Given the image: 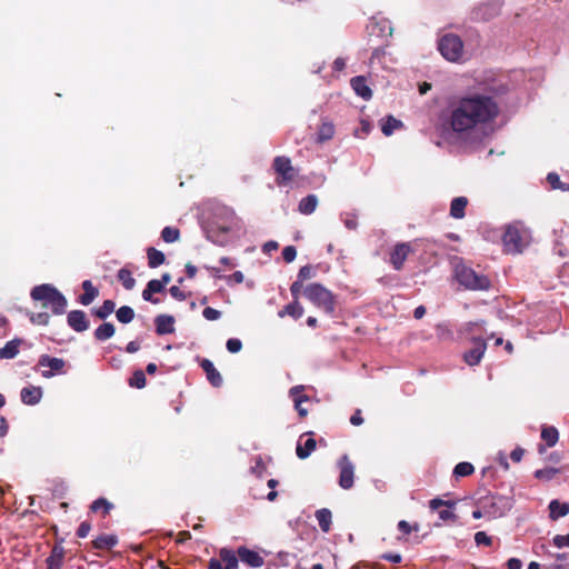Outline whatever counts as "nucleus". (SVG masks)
I'll return each instance as SVG.
<instances>
[{"mask_svg":"<svg viewBox=\"0 0 569 569\" xmlns=\"http://www.w3.org/2000/svg\"><path fill=\"white\" fill-rule=\"evenodd\" d=\"M506 91L507 86L495 80L486 86L483 92L469 93L459 99L450 108L451 130L459 136L469 134L480 126L493 121L499 113L496 97Z\"/></svg>","mask_w":569,"mask_h":569,"instance_id":"obj_1","label":"nucleus"},{"mask_svg":"<svg viewBox=\"0 0 569 569\" xmlns=\"http://www.w3.org/2000/svg\"><path fill=\"white\" fill-rule=\"evenodd\" d=\"M30 296L33 300L41 301L44 308H50L54 315H62L66 311V297L51 284L36 286Z\"/></svg>","mask_w":569,"mask_h":569,"instance_id":"obj_2","label":"nucleus"},{"mask_svg":"<svg viewBox=\"0 0 569 569\" xmlns=\"http://www.w3.org/2000/svg\"><path fill=\"white\" fill-rule=\"evenodd\" d=\"M455 276L457 281L468 290H487L490 287V280L485 274L462 263L456 266Z\"/></svg>","mask_w":569,"mask_h":569,"instance_id":"obj_3","label":"nucleus"},{"mask_svg":"<svg viewBox=\"0 0 569 569\" xmlns=\"http://www.w3.org/2000/svg\"><path fill=\"white\" fill-rule=\"evenodd\" d=\"M239 220L236 217V213L232 209L229 208H220L217 213L216 220L206 230L207 238L216 243H221L222 241L214 237V231H219L221 233H228L238 227Z\"/></svg>","mask_w":569,"mask_h":569,"instance_id":"obj_4","label":"nucleus"},{"mask_svg":"<svg viewBox=\"0 0 569 569\" xmlns=\"http://www.w3.org/2000/svg\"><path fill=\"white\" fill-rule=\"evenodd\" d=\"M305 297L326 313L335 311V296L320 283H310L303 289Z\"/></svg>","mask_w":569,"mask_h":569,"instance_id":"obj_5","label":"nucleus"},{"mask_svg":"<svg viewBox=\"0 0 569 569\" xmlns=\"http://www.w3.org/2000/svg\"><path fill=\"white\" fill-rule=\"evenodd\" d=\"M502 241L507 252L520 253L529 243V233L518 224H511L507 227Z\"/></svg>","mask_w":569,"mask_h":569,"instance_id":"obj_6","label":"nucleus"},{"mask_svg":"<svg viewBox=\"0 0 569 569\" xmlns=\"http://www.w3.org/2000/svg\"><path fill=\"white\" fill-rule=\"evenodd\" d=\"M438 49L448 61L458 62L462 59L463 43L456 34L448 33L441 37L438 42Z\"/></svg>","mask_w":569,"mask_h":569,"instance_id":"obj_7","label":"nucleus"},{"mask_svg":"<svg viewBox=\"0 0 569 569\" xmlns=\"http://www.w3.org/2000/svg\"><path fill=\"white\" fill-rule=\"evenodd\" d=\"M485 516L499 518L505 516L512 507L511 500L503 496H491L481 500Z\"/></svg>","mask_w":569,"mask_h":569,"instance_id":"obj_8","label":"nucleus"},{"mask_svg":"<svg viewBox=\"0 0 569 569\" xmlns=\"http://www.w3.org/2000/svg\"><path fill=\"white\" fill-rule=\"evenodd\" d=\"M273 169L278 174L277 183L279 186L289 184L296 177V170L291 166V160L287 157H276L273 160Z\"/></svg>","mask_w":569,"mask_h":569,"instance_id":"obj_9","label":"nucleus"},{"mask_svg":"<svg viewBox=\"0 0 569 569\" xmlns=\"http://www.w3.org/2000/svg\"><path fill=\"white\" fill-rule=\"evenodd\" d=\"M337 466L340 471L339 486L345 490L351 489L355 482V465L351 462L348 455L341 456Z\"/></svg>","mask_w":569,"mask_h":569,"instance_id":"obj_10","label":"nucleus"},{"mask_svg":"<svg viewBox=\"0 0 569 569\" xmlns=\"http://www.w3.org/2000/svg\"><path fill=\"white\" fill-rule=\"evenodd\" d=\"M470 340L475 347L465 353L463 359L469 366H476L481 361L487 343L481 337H470Z\"/></svg>","mask_w":569,"mask_h":569,"instance_id":"obj_11","label":"nucleus"},{"mask_svg":"<svg viewBox=\"0 0 569 569\" xmlns=\"http://www.w3.org/2000/svg\"><path fill=\"white\" fill-rule=\"evenodd\" d=\"M67 322L77 332H83L89 328V320L82 310H72L68 313Z\"/></svg>","mask_w":569,"mask_h":569,"instance_id":"obj_12","label":"nucleus"},{"mask_svg":"<svg viewBox=\"0 0 569 569\" xmlns=\"http://www.w3.org/2000/svg\"><path fill=\"white\" fill-rule=\"evenodd\" d=\"M411 248L408 243H398L390 254V263L395 270H400L403 267Z\"/></svg>","mask_w":569,"mask_h":569,"instance_id":"obj_13","label":"nucleus"},{"mask_svg":"<svg viewBox=\"0 0 569 569\" xmlns=\"http://www.w3.org/2000/svg\"><path fill=\"white\" fill-rule=\"evenodd\" d=\"M237 552L239 559L249 567L258 568L264 563L263 558L254 550H250L246 547H240Z\"/></svg>","mask_w":569,"mask_h":569,"instance_id":"obj_14","label":"nucleus"},{"mask_svg":"<svg viewBox=\"0 0 569 569\" xmlns=\"http://www.w3.org/2000/svg\"><path fill=\"white\" fill-rule=\"evenodd\" d=\"M303 389V386H295L289 391V395L295 402V408L300 417H306L308 415V410L302 407V403L309 400L308 396L302 395Z\"/></svg>","mask_w":569,"mask_h":569,"instance_id":"obj_15","label":"nucleus"},{"mask_svg":"<svg viewBox=\"0 0 569 569\" xmlns=\"http://www.w3.org/2000/svg\"><path fill=\"white\" fill-rule=\"evenodd\" d=\"M39 366L50 368V370L42 372L44 378H50L53 376L52 371H60L63 368L64 361L60 358H52L48 355H43L39 359Z\"/></svg>","mask_w":569,"mask_h":569,"instance_id":"obj_16","label":"nucleus"},{"mask_svg":"<svg viewBox=\"0 0 569 569\" xmlns=\"http://www.w3.org/2000/svg\"><path fill=\"white\" fill-rule=\"evenodd\" d=\"M156 332L160 336L169 335L174 331V318L169 315H159L154 319Z\"/></svg>","mask_w":569,"mask_h":569,"instance_id":"obj_17","label":"nucleus"},{"mask_svg":"<svg viewBox=\"0 0 569 569\" xmlns=\"http://www.w3.org/2000/svg\"><path fill=\"white\" fill-rule=\"evenodd\" d=\"M20 397L24 405L34 406L40 402L42 390L40 387H26L21 390Z\"/></svg>","mask_w":569,"mask_h":569,"instance_id":"obj_18","label":"nucleus"},{"mask_svg":"<svg viewBox=\"0 0 569 569\" xmlns=\"http://www.w3.org/2000/svg\"><path fill=\"white\" fill-rule=\"evenodd\" d=\"M201 368L206 372L207 379L213 387H220L222 385L221 375L209 359H203L201 361Z\"/></svg>","mask_w":569,"mask_h":569,"instance_id":"obj_19","label":"nucleus"},{"mask_svg":"<svg viewBox=\"0 0 569 569\" xmlns=\"http://www.w3.org/2000/svg\"><path fill=\"white\" fill-rule=\"evenodd\" d=\"M351 87L357 93V96L361 97L365 100H369L372 97L371 89L367 86V81L365 77L358 76L351 79Z\"/></svg>","mask_w":569,"mask_h":569,"instance_id":"obj_20","label":"nucleus"},{"mask_svg":"<svg viewBox=\"0 0 569 569\" xmlns=\"http://www.w3.org/2000/svg\"><path fill=\"white\" fill-rule=\"evenodd\" d=\"M468 204L466 197L453 198L450 204V216L453 219H462L465 217V210Z\"/></svg>","mask_w":569,"mask_h":569,"instance_id":"obj_21","label":"nucleus"},{"mask_svg":"<svg viewBox=\"0 0 569 569\" xmlns=\"http://www.w3.org/2000/svg\"><path fill=\"white\" fill-rule=\"evenodd\" d=\"M316 440L309 437L303 443H301V438L297 443L296 453L299 459H307L312 451L316 449Z\"/></svg>","mask_w":569,"mask_h":569,"instance_id":"obj_22","label":"nucleus"},{"mask_svg":"<svg viewBox=\"0 0 569 569\" xmlns=\"http://www.w3.org/2000/svg\"><path fill=\"white\" fill-rule=\"evenodd\" d=\"M549 517L552 520H557L561 517H565L569 513V503L563 502L560 503L558 500H551L549 503Z\"/></svg>","mask_w":569,"mask_h":569,"instance_id":"obj_23","label":"nucleus"},{"mask_svg":"<svg viewBox=\"0 0 569 569\" xmlns=\"http://www.w3.org/2000/svg\"><path fill=\"white\" fill-rule=\"evenodd\" d=\"M82 288L84 293L80 296L79 301L83 306H89L98 296V289L92 286L90 280H84Z\"/></svg>","mask_w":569,"mask_h":569,"instance_id":"obj_24","label":"nucleus"},{"mask_svg":"<svg viewBox=\"0 0 569 569\" xmlns=\"http://www.w3.org/2000/svg\"><path fill=\"white\" fill-rule=\"evenodd\" d=\"M21 342L22 341L20 339L8 341L4 347L0 348V360L13 359L19 353V346Z\"/></svg>","mask_w":569,"mask_h":569,"instance_id":"obj_25","label":"nucleus"},{"mask_svg":"<svg viewBox=\"0 0 569 569\" xmlns=\"http://www.w3.org/2000/svg\"><path fill=\"white\" fill-rule=\"evenodd\" d=\"M335 134V126L330 121H322L318 129L317 133V141L320 143H323L326 141H329L333 138Z\"/></svg>","mask_w":569,"mask_h":569,"instance_id":"obj_26","label":"nucleus"},{"mask_svg":"<svg viewBox=\"0 0 569 569\" xmlns=\"http://www.w3.org/2000/svg\"><path fill=\"white\" fill-rule=\"evenodd\" d=\"M317 206H318L317 196L308 194L307 197H305L300 200L298 209L302 214H311L315 212Z\"/></svg>","mask_w":569,"mask_h":569,"instance_id":"obj_27","label":"nucleus"},{"mask_svg":"<svg viewBox=\"0 0 569 569\" xmlns=\"http://www.w3.org/2000/svg\"><path fill=\"white\" fill-rule=\"evenodd\" d=\"M118 542V538L113 535H101L93 540V547L99 550H109Z\"/></svg>","mask_w":569,"mask_h":569,"instance_id":"obj_28","label":"nucleus"},{"mask_svg":"<svg viewBox=\"0 0 569 569\" xmlns=\"http://www.w3.org/2000/svg\"><path fill=\"white\" fill-rule=\"evenodd\" d=\"M116 332L114 326L111 322H103L93 332L98 341H106L110 339Z\"/></svg>","mask_w":569,"mask_h":569,"instance_id":"obj_29","label":"nucleus"},{"mask_svg":"<svg viewBox=\"0 0 569 569\" xmlns=\"http://www.w3.org/2000/svg\"><path fill=\"white\" fill-rule=\"evenodd\" d=\"M316 518H317L320 529L323 532H328L331 527V519H332L331 511L326 508L317 510Z\"/></svg>","mask_w":569,"mask_h":569,"instance_id":"obj_30","label":"nucleus"},{"mask_svg":"<svg viewBox=\"0 0 569 569\" xmlns=\"http://www.w3.org/2000/svg\"><path fill=\"white\" fill-rule=\"evenodd\" d=\"M553 251L560 257L569 254V232L562 233L558 237L555 242Z\"/></svg>","mask_w":569,"mask_h":569,"instance_id":"obj_31","label":"nucleus"},{"mask_svg":"<svg viewBox=\"0 0 569 569\" xmlns=\"http://www.w3.org/2000/svg\"><path fill=\"white\" fill-rule=\"evenodd\" d=\"M147 257H148V264L150 268H157L161 266L164 260V253L160 250H157L156 248H148L147 250Z\"/></svg>","mask_w":569,"mask_h":569,"instance_id":"obj_32","label":"nucleus"},{"mask_svg":"<svg viewBox=\"0 0 569 569\" xmlns=\"http://www.w3.org/2000/svg\"><path fill=\"white\" fill-rule=\"evenodd\" d=\"M219 555L221 560L226 563L224 569H238L239 560L232 550L222 548Z\"/></svg>","mask_w":569,"mask_h":569,"instance_id":"obj_33","label":"nucleus"},{"mask_svg":"<svg viewBox=\"0 0 569 569\" xmlns=\"http://www.w3.org/2000/svg\"><path fill=\"white\" fill-rule=\"evenodd\" d=\"M114 301L104 300L103 303L99 308L94 309L92 312L97 318L104 320L114 311Z\"/></svg>","mask_w":569,"mask_h":569,"instance_id":"obj_34","label":"nucleus"},{"mask_svg":"<svg viewBox=\"0 0 569 569\" xmlns=\"http://www.w3.org/2000/svg\"><path fill=\"white\" fill-rule=\"evenodd\" d=\"M402 122L392 116L387 117L382 120L381 131L385 136H391L396 129L400 128Z\"/></svg>","mask_w":569,"mask_h":569,"instance_id":"obj_35","label":"nucleus"},{"mask_svg":"<svg viewBox=\"0 0 569 569\" xmlns=\"http://www.w3.org/2000/svg\"><path fill=\"white\" fill-rule=\"evenodd\" d=\"M63 558H64V549L60 546H56L52 549L51 555L47 558V566L52 565V566H57V568L61 569Z\"/></svg>","mask_w":569,"mask_h":569,"instance_id":"obj_36","label":"nucleus"},{"mask_svg":"<svg viewBox=\"0 0 569 569\" xmlns=\"http://www.w3.org/2000/svg\"><path fill=\"white\" fill-rule=\"evenodd\" d=\"M541 438L546 441L547 447H553L559 439L558 430L555 427H543Z\"/></svg>","mask_w":569,"mask_h":569,"instance_id":"obj_37","label":"nucleus"},{"mask_svg":"<svg viewBox=\"0 0 569 569\" xmlns=\"http://www.w3.org/2000/svg\"><path fill=\"white\" fill-rule=\"evenodd\" d=\"M284 315L299 319L303 315V308L300 306L298 300H295L292 303L287 305L282 311H279V317L282 318Z\"/></svg>","mask_w":569,"mask_h":569,"instance_id":"obj_38","label":"nucleus"},{"mask_svg":"<svg viewBox=\"0 0 569 569\" xmlns=\"http://www.w3.org/2000/svg\"><path fill=\"white\" fill-rule=\"evenodd\" d=\"M370 33H376L377 36H391V27L390 23L386 20H381L380 22H372L370 24Z\"/></svg>","mask_w":569,"mask_h":569,"instance_id":"obj_39","label":"nucleus"},{"mask_svg":"<svg viewBox=\"0 0 569 569\" xmlns=\"http://www.w3.org/2000/svg\"><path fill=\"white\" fill-rule=\"evenodd\" d=\"M117 320L121 323H129L134 318V310L129 306H122L116 311Z\"/></svg>","mask_w":569,"mask_h":569,"instance_id":"obj_40","label":"nucleus"},{"mask_svg":"<svg viewBox=\"0 0 569 569\" xmlns=\"http://www.w3.org/2000/svg\"><path fill=\"white\" fill-rule=\"evenodd\" d=\"M118 280L122 283L124 289L132 290L136 286V280L128 269H120L118 271Z\"/></svg>","mask_w":569,"mask_h":569,"instance_id":"obj_41","label":"nucleus"},{"mask_svg":"<svg viewBox=\"0 0 569 569\" xmlns=\"http://www.w3.org/2000/svg\"><path fill=\"white\" fill-rule=\"evenodd\" d=\"M180 232L177 228L164 227L161 231V238L168 243H172L179 239Z\"/></svg>","mask_w":569,"mask_h":569,"instance_id":"obj_42","label":"nucleus"},{"mask_svg":"<svg viewBox=\"0 0 569 569\" xmlns=\"http://www.w3.org/2000/svg\"><path fill=\"white\" fill-rule=\"evenodd\" d=\"M473 471H475V468L471 463L459 462L453 469V475L456 477H466V476L471 475Z\"/></svg>","mask_w":569,"mask_h":569,"instance_id":"obj_43","label":"nucleus"},{"mask_svg":"<svg viewBox=\"0 0 569 569\" xmlns=\"http://www.w3.org/2000/svg\"><path fill=\"white\" fill-rule=\"evenodd\" d=\"M131 387L141 389L146 386V376L142 370H136L129 380Z\"/></svg>","mask_w":569,"mask_h":569,"instance_id":"obj_44","label":"nucleus"},{"mask_svg":"<svg viewBox=\"0 0 569 569\" xmlns=\"http://www.w3.org/2000/svg\"><path fill=\"white\" fill-rule=\"evenodd\" d=\"M557 472L558 470L555 468H545L536 470L535 477L541 480H551L557 475Z\"/></svg>","mask_w":569,"mask_h":569,"instance_id":"obj_45","label":"nucleus"},{"mask_svg":"<svg viewBox=\"0 0 569 569\" xmlns=\"http://www.w3.org/2000/svg\"><path fill=\"white\" fill-rule=\"evenodd\" d=\"M112 508V505L108 502L104 498H99L94 500L91 505V510L97 512L100 509H103L104 513H108L110 509Z\"/></svg>","mask_w":569,"mask_h":569,"instance_id":"obj_46","label":"nucleus"},{"mask_svg":"<svg viewBox=\"0 0 569 569\" xmlns=\"http://www.w3.org/2000/svg\"><path fill=\"white\" fill-rule=\"evenodd\" d=\"M341 220L346 228L349 230H355L358 226L357 217L353 213H343L341 214Z\"/></svg>","mask_w":569,"mask_h":569,"instance_id":"obj_47","label":"nucleus"},{"mask_svg":"<svg viewBox=\"0 0 569 569\" xmlns=\"http://www.w3.org/2000/svg\"><path fill=\"white\" fill-rule=\"evenodd\" d=\"M49 315L47 312L33 313L30 321L36 325L47 326L49 323Z\"/></svg>","mask_w":569,"mask_h":569,"instance_id":"obj_48","label":"nucleus"},{"mask_svg":"<svg viewBox=\"0 0 569 569\" xmlns=\"http://www.w3.org/2000/svg\"><path fill=\"white\" fill-rule=\"evenodd\" d=\"M483 325H485L483 321L467 322L463 326V332L466 335H471L472 336V333L475 331L482 330Z\"/></svg>","mask_w":569,"mask_h":569,"instance_id":"obj_49","label":"nucleus"},{"mask_svg":"<svg viewBox=\"0 0 569 569\" xmlns=\"http://www.w3.org/2000/svg\"><path fill=\"white\" fill-rule=\"evenodd\" d=\"M226 347L229 352L237 353L242 348V342L237 338H230L227 340Z\"/></svg>","mask_w":569,"mask_h":569,"instance_id":"obj_50","label":"nucleus"},{"mask_svg":"<svg viewBox=\"0 0 569 569\" xmlns=\"http://www.w3.org/2000/svg\"><path fill=\"white\" fill-rule=\"evenodd\" d=\"M283 260L288 263L292 262L297 257V250L293 246H287L282 250Z\"/></svg>","mask_w":569,"mask_h":569,"instance_id":"obj_51","label":"nucleus"},{"mask_svg":"<svg viewBox=\"0 0 569 569\" xmlns=\"http://www.w3.org/2000/svg\"><path fill=\"white\" fill-rule=\"evenodd\" d=\"M202 316L209 320V321H214V320H218L220 317H221V312L217 309H213L211 307H207L203 309L202 311Z\"/></svg>","mask_w":569,"mask_h":569,"instance_id":"obj_52","label":"nucleus"},{"mask_svg":"<svg viewBox=\"0 0 569 569\" xmlns=\"http://www.w3.org/2000/svg\"><path fill=\"white\" fill-rule=\"evenodd\" d=\"M552 543L560 549L569 547V533L555 536L552 539Z\"/></svg>","mask_w":569,"mask_h":569,"instance_id":"obj_53","label":"nucleus"},{"mask_svg":"<svg viewBox=\"0 0 569 569\" xmlns=\"http://www.w3.org/2000/svg\"><path fill=\"white\" fill-rule=\"evenodd\" d=\"M547 181L551 186L552 189H565L563 184L561 183L559 176L555 172H550L547 176Z\"/></svg>","mask_w":569,"mask_h":569,"instance_id":"obj_54","label":"nucleus"},{"mask_svg":"<svg viewBox=\"0 0 569 569\" xmlns=\"http://www.w3.org/2000/svg\"><path fill=\"white\" fill-rule=\"evenodd\" d=\"M475 541L478 546H480V545L490 546L492 542L491 538L483 531H478L475 535Z\"/></svg>","mask_w":569,"mask_h":569,"instance_id":"obj_55","label":"nucleus"},{"mask_svg":"<svg viewBox=\"0 0 569 569\" xmlns=\"http://www.w3.org/2000/svg\"><path fill=\"white\" fill-rule=\"evenodd\" d=\"M312 268L310 266H303L300 268L298 272V279L299 281L303 282L307 279H310L312 277Z\"/></svg>","mask_w":569,"mask_h":569,"instance_id":"obj_56","label":"nucleus"},{"mask_svg":"<svg viewBox=\"0 0 569 569\" xmlns=\"http://www.w3.org/2000/svg\"><path fill=\"white\" fill-rule=\"evenodd\" d=\"M442 506L453 507L455 502L443 501L442 499H439V498L432 499L429 502V507H430L431 510H438Z\"/></svg>","mask_w":569,"mask_h":569,"instance_id":"obj_57","label":"nucleus"},{"mask_svg":"<svg viewBox=\"0 0 569 569\" xmlns=\"http://www.w3.org/2000/svg\"><path fill=\"white\" fill-rule=\"evenodd\" d=\"M169 292L172 296V298H174L179 301H183L187 299V295L178 286H172L169 289Z\"/></svg>","mask_w":569,"mask_h":569,"instance_id":"obj_58","label":"nucleus"},{"mask_svg":"<svg viewBox=\"0 0 569 569\" xmlns=\"http://www.w3.org/2000/svg\"><path fill=\"white\" fill-rule=\"evenodd\" d=\"M90 529H91L90 523H88L87 521H83L80 523V526L77 530V536L79 538H86L89 535Z\"/></svg>","mask_w":569,"mask_h":569,"instance_id":"obj_59","label":"nucleus"},{"mask_svg":"<svg viewBox=\"0 0 569 569\" xmlns=\"http://www.w3.org/2000/svg\"><path fill=\"white\" fill-rule=\"evenodd\" d=\"M147 286L149 287V291H152L153 293H159L164 290L161 282L158 281V279L150 280Z\"/></svg>","mask_w":569,"mask_h":569,"instance_id":"obj_60","label":"nucleus"},{"mask_svg":"<svg viewBox=\"0 0 569 569\" xmlns=\"http://www.w3.org/2000/svg\"><path fill=\"white\" fill-rule=\"evenodd\" d=\"M301 289H302V282L301 281L296 280L295 282H292V284L290 287V292H291V295H292L295 300H298L299 295L301 292Z\"/></svg>","mask_w":569,"mask_h":569,"instance_id":"obj_61","label":"nucleus"},{"mask_svg":"<svg viewBox=\"0 0 569 569\" xmlns=\"http://www.w3.org/2000/svg\"><path fill=\"white\" fill-rule=\"evenodd\" d=\"M142 299L144 301H148V302H151V303H159V299L158 298H153V292L149 291V287L148 286H146V288L142 291Z\"/></svg>","mask_w":569,"mask_h":569,"instance_id":"obj_62","label":"nucleus"},{"mask_svg":"<svg viewBox=\"0 0 569 569\" xmlns=\"http://www.w3.org/2000/svg\"><path fill=\"white\" fill-rule=\"evenodd\" d=\"M450 508L451 507H448L447 509H442L439 511V518L441 520H449L456 518L455 513L450 510Z\"/></svg>","mask_w":569,"mask_h":569,"instance_id":"obj_63","label":"nucleus"},{"mask_svg":"<svg viewBox=\"0 0 569 569\" xmlns=\"http://www.w3.org/2000/svg\"><path fill=\"white\" fill-rule=\"evenodd\" d=\"M507 568L508 569H521L522 568V562L518 558H510L507 561Z\"/></svg>","mask_w":569,"mask_h":569,"instance_id":"obj_64","label":"nucleus"}]
</instances>
